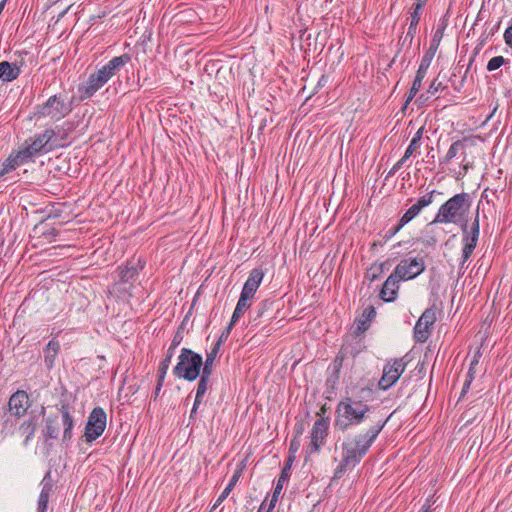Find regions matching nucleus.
Returning a JSON list of instances; mask_svg holds the SVG:
<instances>
[{"label":"nucleus","instance_id":"412c9836","mask_svg":"<svg viewBox=\"0 0 512 512\" xmlns=\"http://www.w3.org/2000/svg\"><path fill=\"white\" fill-rule=\"evenodd\" d=\"M401 279L392 273L384 282L380 291V298L385 302H393L398 294Z\"/></svg>","mask_w":512,"mask_h":512},{"label":"nucleus","instance_id":"cd10ccee","mask_svg":"<svg viewBox=\"0 0 512 512\" xmlns=\"http://www.w3.org/2000/svg\"><path fill=\"white\" fill-rule=\"evenodd\" d=\"M251 304V298L240 294L239 300L231 317L232 323H237L239 319L244 315L246 310L250 308Z\"/></svg>","mask_w":512,"mask_h":512},{"label":"nucleus","instance_id":"2eb2a0df","mask_svg":"<svg viewBox=\"0 0 512 512\" xmlns=\"http://www.w3.org/2000/svg\"><path fill=\"white\" fill-rule=\"evenodd\" d=\"M146 261L139 257L137 259L132 258L126 262L124 267H119V276L122 283H132L139 275V272L145 268Z\"/></svg>","mask_w":512,"mask_h":512},{"label":"nucleus","instance_id":"680f3d73","mask_svg":"<svg viewBox=\"0 0 512 512\" xmlns=\"http://www.w3.org/2000/svg\"><path fill=\"white\" fill-rule=\"evenodd\" d=\"M163 385H164V382L157 381L155 390H154L153 395H152V398H153L154 401L157 400Z\"/></svg>","mask_w":512,"mask_h":512},{"label":"nucleus","instance_id":"49530a36","mask_svg":"<svg viewBox=\"0 0 512 512\" xmlns=\"http://www.w3.org/2000/svg\"><path fill=\"white\" fill-rule=\"evenodd\" d=\"M405 225H406V224H405V223H402V220L400 219V220L398 221V223H397L395 226H393V227H391V228H389V229H387V230L385 231V234L383 235V240H384L385 242H387L388 240H390V239H391L393 236H395V235H396V234H397V233H398V232H399V231H400V230H401Z\"/></svg>","mask_w":512,"mask_h":512},{"label":"nucleus","instance_id":"4c0bfd02","mask_svg":"<svg viewBox=\"0 0 512 512\" xmlns=\"http://www.w3.org/2000/svg\"><path fill=\"white\" fill-rule=\"evenodd\" d=\"M293 464V459L292 458H287L286 459V462H285V465L280 473V476L278 478V481H277V484H280L281 486V490L283 489V485L286 481L289 480L290 476H291V466Z\"/></svg>","mask_w":512,"mask_h":512},{"label":"nucleus","instance_id":"13d9d810","mask_svg":"<svg viewBox=\"0 0 512 512\" xmlns=\"http://www.w3.org/2000/svg\"><path fill=\"white\" fill-rule=\"evenodd\" d=\"M421 241H422L423 245L426 247H433L438 242L436 236H434V235L425 236Z\"/></svg>","mask_w":512,"mask_h":512},{"label":"nucleus","instance_id":"58836bf2","mask_svg":"<svg viewBox=\"0 0 512 512\" xmlns=\"http://www.w3.org/2000/svg\"><path fill=\"white\" fill-rule=\"evenodd\" d=\"M423 7L420 4H412L410 8V26L418 27Z\"/></svg>","mask_w":512,"mask_h":512},{"label":"nucleus","instance_id":"4d7b16f0","mask_svg":"<svg viewBox=\"0 0 512 512\" xmlns=\"http://www.w3.org/2000/svg\"><path fill=\"white\" fill-rule=\"evenodd\" d=\"M420 147V144L417 143V140H411L409 146L407 147L405 151L406 157H409Z\"/></svg>","mask_w":512,"mask_h":512},{"label":"nucleus","instance_id":"f3484780","mask_svg":"<svg viewBox=\"0 0 512 512\" xmlns=\"http://www.w3.org/2000/svg\"><path fill=\"white\" fill-rule=\"evenodd\" d=\"M107 82L98 72L89 75L88 80L85 83H81L78 86V92L80 94V100H85L92 97L100 88H102Z\"/></svg>","mask_w":512,"mask_h":512},{"label":"nucleus","instance_id":"de8ad7c7","mask_svg":"<svg viewBox=\"0 0 512 512\" xmlns=\"http://www.w3.org/2000/svg\"><path fill=\"white\" fill-rule=\"evenodd\" d=\"M236 323H232V319L230 320L229 324L227 325V327L222 331V333L220 334L218 340L216 341V343L214 345L218 346V347H221V345L228 339L230 333H231V330L233 329L234 325Z\"/></svg>","mask_w":512,"mask_h":512},{"label":"nucleus","instance_id":"338daca9","mask_svg":"<svg viewBox=\"0 0 512 512\" xmlns=\"http://www.w3.org/2000/svg\"><path fill=\"white\" fill-rule=\"evenodd\" d=\"M199 406H200V404H197L196 400H194L193 407L191 409L190 416H189L190 420H193L196 418Z\"/></svg>","mask_w":512,"mask_h":512},{"label":"nucleus","instance_id":"7c9ffc66","mask_svg":"<svg viewBox=\"0 0 512 512\" xmlns=\"http://www.w3.org/2000/svg\"><path fill=\"white\" fill-rule=\"evenodd\" d=\"M242 474V468L236 469L228 483V485L225 487V489L222 491L220 496L216 500V505H220L231 493V491L234 489L235 485L239 481V478Z\"/></svg>","mask_w":512,"mask_h":512},{"label":"nucleus","instance_id":"2f4dec72","mask_svg":"<svg viewBox=\"0 0 512 512\" xmlns=\"http://www.w3.org/2000/svg\"><path fill=\"white\" fill-rule=\"evenodd\" d=\"M436 311L437 308L435 305L427 308L418 319V327H420L421 324H425V326L431 330L437 320Z\"/></svg>","mask_w":512,"mask_h":512},{"label":"nucleus","instance_id":"5701e85b","mask_svg":"<svg viewBox=\"0 0 512 512\" xmlns=\"http://www.w3.org/2000/svg\"><path fill=\"white\" fill-rule=\"evenodd\" d=\"M60 352V342L56 339H51L43 350L44 363L48 370H51L55 365V360Z\"/></svg>","mask_w":512,"mask_h":512},{"label":"nucleus","instance_id":"473e14b6","mask_svg":"<svg viewBox=\"0 0 512 512\" xmlns=\"http://www.w3.org/2000/svg\"><path fill=\"white\" fill-rule=\"evenodd\" d=\"M464 149H465V139L457 140V141L453 142L450 145L444 158L440 159V164L449 163L454 157H456V155L458 154V152L460 150H464Z\"/></svg>","mask_w":512,"mask_h":512},{"label":"nucleus","instance_id":"b1692460","mask_svg":"<svg viewBox=\"0 0 512 512\" xmlns=\"http://www.w3.org/2000/svg\"><path fill=\"white\" fill-rule=\"evenodd\" d=\"M376 310L374 306L370 305L365 308L362 315L355 321V333L357 335L364 333L369 328V323L375 318Z\"/></svg>","mask_w":512,"mask_h":512},{"label":"nucleus","instance_id":"6e6d98bb","mask_svg":"<svg viewBox=\"0 0 512 512\" xmlns=\"http://www.w3.org/2000/svg\"><path fill=\"white\" fill-rule=\"evenodd\" d=\"M168 369H169L168 366H163L161 363L159 364V368L157 371V381H159V382L165 381V377H166Z\"/></svg>","mask_w":512,"mask_h":512},{"label":"nucleus","instance_id":"864d4df0","mask_svg":"<svg viewBox=\"0 0 512 512\" xmlns=\"http://www.w3.org/2000/svg\"><path fill=\"white\" fill-rule=\"evenodd\" d=\"M281 486L280 484H276L275 488H274V491H273V495H272V498L270 500V504H269V507H270V510H273L277 501H278V496L279 494L281 493Z\"/></svg>","mask_w":512,"mask_h":512},{"label":"nucleus","instance_id":"f704fd0d","mask_svg":"<svg viewBox=\"0 0 512 512\" xmlns=\"http://www.w3.org/2000/svg\"><path fill=\"white\" fill-rule=\"evenodd\" d=\"M54 132V136L52 139L55 140L56 143L60 144L57 146L58 148H62L68 145V135L71 127L64 128V126H56V128H52Z\"/></svg>","mask_w":512,"mask_h":512},{"label":"nucleus","instance_id":"8fccbe9b","mask_svg":"<svg viewBox=\"0 0 512 512\" xmlns=\"http://www.w3.org/2000/svg\"><path fill=\"white\" fill-rule=\"evenodd\" d=\"M446 86H443L441 82H437V80H434L428 90H427V93L430 94V95H435L439 90H443L445 89Z\"/></svg>","mask_w":512,"mask_h":512},{"label":"nucleus","instance_id":"052dcab7","mask_svg":"<svg viewBox=\"0 0 512 512\" xmlns=\"http://www.w3.org/2000/svg\"><path fill=\"white\" fill-rule=\"evenodd\" d=\"M59 235V230L55 228H50L47 231L43 232V236L51 241L52 239H55Z\"/></svg>","mask_w":512,"mask_h":512},{"label":"nucleus","instance_id":"4468645a","mask_svg":"<svg viewBox=\"0 0 512 512\" xmlns=\"http://www.w3.org/2000/svg\"><path fill=\"white\" fill-rule=\"evenodd\" d=\"M27 163H30V161L27 159L24 152H22L20 148L17 150H12L9 156L0 162V179L7 180V176L11 172Z\"/></svg>","mask_w":512,"mask_h":512},{"label":"nucleus","instance_id":"f8f14e48","mask_svg":"<svg viewBox=\"0 0 512 512\" xmlns=\"http://www.w3.org/2000/svg\"><path fill=\"white\" fill-rule=\"evenodd\" d=\"M406 365L407 362L404 361V358H397L392 364L387 363L384 366L383 375L378 382L379 388L387 390L393 386L405 371Z\"/></svg>","mask_w":512,"mask_h":512},{"label":"nucleus","instance_id":"37998d69","mask_svg":"<svg viewBox=\"0 0 512 512\" xmlns=\"http://www.w3.org/2000/svg\"><path fill=\"white\" fill-rule=\"evenodd\" d=\"M416 33H417V27H412L409 25L406 35L404 37H401L399 40V42L401 43V46L402 47L407 46L408 48H410Z\"/></svg>","mask_w":512,"mask_h":512},{"label":"nucleus","instance_id":"393cba45","mask_svg":"<svg viewBox=\"0 0 512 512\" xmlns=\"http://www.w3.org/2000/svg\"><path fill=\"white\" fill-rule=\"evenodd\" d=\"M37 429V416H30L28 420H25L19 427L20 433L25 436L23 444L27 446L33 439L35 431Z\"/></svg>","mask_w":512,"mask_h":512},{"label":"nucleus","instance_id":"774afa93","mask_svg":"<svg viewBox=\"0 0 512 512\" xmlns=\"http://www.w3.org/2000/svg\"><path fill=\"white\" fill-rule=\"evenodd\" d=\"M433 511H434V509H433V508L431 507V505L427 502V503H425V504L421 507V509H420V511H419V512H433Z\"/></svg>","mask_w":512,"mask_h":512},{"label":"nucleus","instance_id":"f257e3e1","mask_svg":"<svg viewBox=\"0 0 512 512\" xmlns=\"http://www.w3.org/2000/svg\"><path fill=\"white\" fill-rule=\"evenodd\" d=\"M375 399L372 385L352 386L346 390V396L336 406L334 426L338 431L346 432L353 426L360 425L367 419L371 420L370 402Z\"/></svg>","mask_w":512,"mask_h":512},{"label":"nucleus","instance_id":"aec40b11","mask_svg":"<svg viewBox=\"0 0 512 512\" xmlns=\"http://www.w3.org/2000/svg\"><path fill=\"white\" fill-rule=\"evenodd\" d=\"M264 277V271L262 268H254L246 280L241 295L247 296L253 300L254 295L259 288Z\"/></svg>","mask_w":512,"mask_h":512},{"label":"nucleus","instance_id":"c9c22d12","mask_svg":"<svg viewBox=\"0 0 512 512\" xmlns=\"http://www.w3.org/2000/svg\"><path fill=\"white\" fill-rule=\"evenodd\" d=\"M431 335V330L425 326V324H421L420 327H418V321L416 322L414 326V339L416 342L424 343L428 340V338Z\"/></svg>","mask_w":512,"mask_h":512},{"label":"nucleus","instance_id":"c756f323","mask_svg":"<svg viewBox=\"0 0 512 512\" xmlns=\"http://www.w3.org/2000/svg\"><path fill=\"white\" fill-rule=\"evenodd\" d=\"M130 61H131V56L127 53H124L120 56L113 57L105 65L112 71L113 75H116Z\"/></svg>","mask_w":512,"mask_h":512},{"label":"nucleus","instance_id":"09e8293b","mask_svg":"<svg viewBox=\"0 0 512 512\" xmlns=\"http://www.w3.org/2000/svg\"><path fill=\"white\" fill-rule=\"evenodd\" d=\"M300 439L299 438H295L293 437L292 440L290 441V445H289V455L287 458H292L293 459V462L295 461V454L296 452L299 450L300 448Z\"/></svg>","mask_w":512,"mask_h":512},{"label":"nucleus","instance_id":"c03bdc74","mask_svg":"<svg viewBox=\"0 0 512 512\" xmlns=\"http://www.w3.org/2000/svg\"><path fill=\"white\" fill-rule=\"evenodd\" d=\"M387 262H383L379 265L373 264L366 273V278H368L371 282L375 281L380 274L383 273L382 266L386 265Z\"/></svg>","mask_w":512,"mask_h":512},{"label":"nucleus","instance_id":"9b49d317","mask_svg":"<svg viewBox=\"0 0 512 512\" xmlns=\"http://www.w3.org/2000/svg\"><path fill=\"white\" fill-rule=\"evenodd\" d=\"M425 268L426 264L423 257L404 258L397 264L393 273L401 280L407 281L422 274Z\"/></svg>","mask_w":512,"mask_h":512},{"label":"nucleus","instance_id":"6ab92c4d","mask_svg":"<svg viewBox=\"0 0 512 512\" xmlns=\"http://www.w3.org/2000/svg\"><path fill=\"white\" fill-rule=\"evenodd\" d=\"M436 193L441 194L436 190H432L424 196L420 197L417 202L413 204L400 218L402 223L408 224L410 221H412L423 208L429 206L433 202L434 194Z\"/></svg>","mask_w":512,"mask_h":512},{"label":"nucleus","instance_id":"79ce46f5","mask_svg":"<svg viewBox=\"0 0 512 512\" xmlns=\"http://www.w3.org/2000/svg\"><path fill=\"white\" fill-rule=\"evenodd\" d=\"M190 314H191V310L187 313V315L184 317L183 321L181 322V324L177 328V331L175 332L174 337L172 339L174 344H179L180 345L182 343V341L184 339L185 325H186V322L189 319Z\"/></svg>","mask_w":512,"mask_h":512},{"label":"nucleus","instance_id":"a878e982","mask_svg":"<svg viewBox=\"0 0 512 512\" xmlns=\"http://www.w3.org/2000/svg\"><path fill=\"white\" fill-rule=\"evenodd\" d=\"M211 375H212V373L202 371L200 373V376L198 377L199 381L197 384L196 395H195V400H196L197 404L202 403V399H203L205 393L207 392L208 388L211 387V384H210Z\"/></svg>","mask_w":512,"mask_h":512},{"label":"nucleus","instance_id":"39448f33","mask_svg":"<svg viewBox=\"0 0 512 512\" xmlns=\"http://www.w3.org/2000/svg\"><path fill=\"white\" fill-rule=\"evenodd\" d=\"M471 204L472 198L469 193L462 192L456 194L439 207L434 220L430 224L454 223L459 225L463 223V221L468 220L467 215Z\"/></svg>","mask_w":512,"mask_h":512},{"label":"nucleus","instance_id":"e2e57ef3","mask_svg":"<svg viewBox=\"0 0 512 512\" xmlns=\"http://www.w3.org/2000/svg\"><path fill=\"white\" fill-rule=\"evenodd\" d=\"M474 379H471V378H467L465 379L464 381V384H463V388H462V391H461V396H464V394H466L470 388V385L471 383L473 382Z\"/></svg>","mask_w":512,"mask_h":512},{"label":"nucleus","instance_id":"1a4fd4ad","mask_svg":"<svg viewBox=\"0 0 512 512\" xmlns=\"http://www.w3.org/2000/svg\"><path fill=\"white\" fill-rule=\"evenodd\" d=\"M276 301L273 299L262 300L253 311L249 314V319L246 327L249 331H256L263 322H271L275 316L274 312L278 311Z\"/></svg>","mask_w":512,"mask_h":512},{"label":"nucleus","instance_id":"20e7f679","mask_svg":"<svg viewBox=\"0 0 512 512\" xmlns=\"http://www.w3.org/2000/svg\"><path fill=\"white\" fill-rule=\"evenodd\" d=\"M450 8L446 11V13L439 19L437 29L432 37L430 47L423 55L420 65L418 67V70L416 72L415 79L412 83V86L409 90V93L406 97L405 103L402 107V110H405L409 103L413 100L415 95L419 92L421 89L422 81L425 78L427 74V70L432 62V59L439 47V44L443 38L444 31L448 26V21L450 17Z\"/></svg>","mask_w":512,"mask_h":512},{"label":"nucleus","instance_id":"ea45409f","mask_svg":"<svg viewBox=\"0 0 512 512\" xmlns=\"http://www.w3.org/2000/svg\"><path fill=\"white\" fill-rule=\"evenodd\" d=\"M481 356H482V353H481L480 349H478L474 353L473 359L470 362L469 369H468V372L466 375L467 378L475 379L476 374H477V366L479 364V360H480Z\"/></svg>","mask_w":512,"mask_h":512},{"label":"nucleus","instance_id":"ddd939ff","mask_svg":"<svg viewBox=\"0 0 512 512\" xmlns=\"http://www.w3.org/2000/svg\"><path fill=\"white\" fill-rule=\"evenodd\" d=\"M329 422L328 419L320 418L315 421L311 430V441L306 449V454L311 455L319 452L324 440L328 435Z\"/></svg>","mask_w":512,"mask_h":512},{"label":"nucleus","instance_id":"bf43d9fd","mask_svg":"<svg viewBox=\"0 0 512 512\" xmlns=\"http://www.w3.org/2000/svg\"><path fill=\"white\" fill-rule=\"evenodd\" d=\"M305 430V425L303 423V421H298L296 422L295 426H294V436L295 438H300V436L303 434Z\"/></svg>","mask_w":512,"mask_h":512},{"label":"nucleus","instance_id":"6e6552de","mask_svg":"<svg viewBox=\"0 0 512 512\" xmlns=\"http://www.w3.org/2000/svg\"><path fill=\"white\" fill-rule=\"evenodd\" d=\"M54 132L52 128L45 129L27 138L19 147L24 152L30 163L35 162V158L57 149L58 143L52 137Z\"/></svg>","mask_w":512,"mask_h":512},{"label":"nucleus","instance_id":"a18cd8bd","mask_svg":"<svg viewBox=\"0 0 512 512\" xmlns=\"http://www.w3.org/2000/svg\"><path fill=\"white\" fill-rule=\"evenodd\" d=\"M507 63V60L503 56H495L488 61L487 70L494 71Z\"/></svg>","mask_w":512,"mask_h":512},{"label":"nucleus","instance_id":"a19ab883","mask_svg":"<svg viewBox=\"0 0 512 512\" xmlns=\"http://www.w3.org/2000/svg\"><path fill=\"white\" fill-rule=\"evenodd\" d=\"M347 348H342L338 354L335 356L333 362L329 366L328 370L341 372V368L343 366L344 359L346 357V353L344 352Z\"/></svg>","mask_w":512,"mask_h":512},{"label":"nucleus","instance_id":"9d476101","mask_svg":"<svg viewBox=\"0 0 512 512\" xmlns=\"http://www.w3.org/2000/svg\"><path fill=\"white\" fill-rule=\"evenodd\" d=\"M107 423V415L103 408L95 407L89 414L84 437L87 443H92L104 432Z\"/></svg>","mask_w":512,"mask_h":512},{"label":"nucleus","instance_id":"4be33fe9","mask_svg":"<svg viewBox=\"0 0 512 512\" xmlns=\"http://www.w3.org/2000/svg\"><path fill=\"white\" fill-rule=\"evenodd\" d=\"M23 63V60L19 63H11L8 61L0 62V80L3 82H12L16 80L21 74V67L23 66Z\"/></svg>","mask_w":512,"mask_h":512},{"label":"nucleus","instance_id":"0eeeda50","mask_svg":"<svg viewBox=\"0 0 512 512\" xmlns=\"http://www.w3.org/2000/svg\"><path fill=\"white\" fill-rule=\"evenodd\" d=\"M203 357L189 348H182L178 362L173 368V374L179 379L195 381L202 372Z\"/></svg>","mask_w":512,"mask_h":512},{"label":"nucleus","instance_id":"5fc2aeb1","mask_svg":"<svg viewBox=\"0 0 512 512\" xmlns=\"http://www.w3.org/2000/svg\"><path fill=\"white\" fill-rule=\"evenodd\" d=\"M100 76H102L103 79H105L106 82H108L114 75L112 74V71L104 65L102 68H100L98 71Z\"/></svg>","mask_w":512,"mask_h":512},{"label":"nucleus","instance_id":"3c124183","mask_svg":"<svg viewBox=\"0 0 512 512\" xmlns=\"http://www.w3.org/2000/svg\"><path fill=\"white\" fill-rule=\"evenodd\" d=\"M468 230H470L471 232H474L478 235L480 234L479 208H477L475 218H474L473 222L471 223V226L470 227L468 226Z\"/></svg>","mask_w":512,"mask_h":512},{"label":"nucleus","instance_id":"a211bd4d","mask_svg":"<svg viewBox=\"0 0 512 512\" xmlns=\"http://www.w3.org/2000/svg\"><path fill=\"white\" fill-rule=\"evenodd\" d=\"M29 397L26 391L17 390L9 399L8 406L11 414L20 418L24 416L29 408Z\"/></svg>","mask_w":512,"mask_h":512},{"label":"nucleus","instance_id":"0e129e2a","mask_svg":"<svg viewBox=\"0 0 512 512\" xmlns=\"http://www.w3.org/2000/svg\"><path fill=\"white\" fill-rule=\"evenodd\" d=\"M474 379H471V378H467L465 379L464 381V384H463V388H462V391H461V396H464V394H466L470 388V385L471 383L473 382Z\"/></svg>","mask_w":512,"mask_h":512},{"label":"nucleus","instance_id":"e433bc0d","mask_svg":"<svg viewBox=\"0 0 512 512\" xmlns=\"http://www.w3.org/2000/svg\"><path fill=\"white\" fill-rule=\"evenodd\" d=\"M220 350V347L214 345L210 352L207 353L205 361L203 360L202 371L212 373L213 363Z\"/></svg>","mask_w":512,"mask_h":512},{"label":"nucleus","instance_id":"7ed1b4c3","mask_svg":"<svg viewBox=\"0 0 512 512\" xmlns=\"http://www.w3.org/2000/svg\"><path fill=\"white\" fill-rule=\"evenodd\" d=\"M57 414H51L45 419V427L42 430L44 441L58 439L60 435V425L63 426L62 443L68 445L73 437V428L75 420L72 415L73 407L65 400H60L55 405Z\"/></svg>","mask_w":512,"mask_h":512},{"label":"nucleus","instance_id":"c85d7f7f","mask_svg":"<svg viewBox=\"0 0 512 512\" xmlns=\"http://www.w3.org/2000/svg\"><path fill=\"white\" fill-rule=\"evenodd\" d=\"M46 479V477L44 478ZM45 481V480H43ZM52 491V484L49 482H42V490L38 499L37 512H46L49 502V496Z\"/></svg>","mask_w":512,"mask_h":512},{"label":"nucleus","instance_id":"603ef678","mask_svg":"<svg viewBox=\"0 0 512 512\" xmlns=\"http://www.w3.org/2000/svg\"><path fill=\"white\" fill-rule=\"evenodd\" d=\"M281 486L280 484H276L275 488H274V491H273V495H272V498L270 500V504H269V507H270V510H273L277 501H278V496L279 494L281 493Z\"/></svg>","mask_w":512,"mask_h":512},{"label":"nucleus","instance_id":"69168bd1","mask_svg":"<svg viewBox=\"0 0 512 512\" xmlns=\"http://www.w3.org/2000/svg\"><path fill=\"white\" fill-rule=\"evenodd\" d=\"M178 346H179V344H174V342H173V341H171V344H170L169 348L167 349V351H166V354H165V355H166V356H168V357H173V356H174V353H175V350H176V348H177Z\"/></svg>","mask_w":512,"mask_h":512},{"label":"nucleus","instance_id":"dca6fc26","mask_svg":"<svg viewBox=\"0 0 512 512\" xmlns=\"http://www.w3.org/2000/svg\"><path fill=\"white\" fill-rule=\"evenodd\" d=\"M459 225H460V228H461V231L463 234L462 241L464 243L463 248H462V262H461V265L463 266L465 264V262L473 254V251L475 250L477 243H478L479 235L468 230V220L463 221V223H461Z\"/></svg>","mask_w":512,"mask_h":512},{"label":"nucleus","instance_id":"f03ea898","mask_svg":"<svg viewBox=\"0 0 512 512\" xmlns=\"http://www.w3.org/2000/svg\"><path fill=\"white\" fill-rule=\"evenodd\" d=\"M388 419L389 417H376L370 420L369 428L365 433L348 435L341 445L342 453L360 463L385 427Z\"/></svg>","mask_w":512,"mask_h":512},{"label":"nucleus","instance_id":"bb28decb","mask_svg":"<svg viewBox=\"0 0 512 512\" xmlns=\"http://www.w3.org/2000/svg\"><path fill=\"white\" fill-rule=\"evenodd\" d=\"M359 463L344 453H341V461L334 471L333 479H340L347 470H352Z\"/></svg>","mask_w":512,"mask_h":512},{"label":"nucleus","instance_id":"423d86ee","mask_svg":"<svg viewBox=\"0 0 512 512\" xmlns=\"http://www.w3.org/2000/svg\"><path fill=\"white\" fill-rule=\"evenodd\" d=\"M73 99H69L66 92L50 96L44 103L35 106L37 118H50L59 121L69 115L73 110Z\"/></svg>","mask_w":512,"mask_h":512},{"label":"nucleus","instance_id":"72a5a7b5","mask_svg":"<svg viewBox=\"0 0 512 512\" xmlns=\"http://www.w3.org/2000/svg\"><path fill=\"white\" fill-rule=\"evenodd\" d=\"M329 375L325 381L326 386V393L328 394L327 398L330 399V396L332 394H335V391L338 387L339 380H340V373L338 371L328 370Z\"/></svg>","mask_w":512,"mask_h":512}]
</instances>
